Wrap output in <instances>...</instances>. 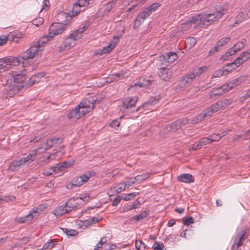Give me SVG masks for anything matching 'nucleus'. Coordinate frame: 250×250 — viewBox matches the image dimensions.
I'll list each match as a JSON object with an SVG mask.
<instances>
[{
    "instance_id": "f257e3e1",
    "label": "nucleus",
    "mask_w": 250,
    "mask_h": 250,
    "mask_svg": "<svg viewBox=\"0 0 250 250\" xmlns=\"http://www.w3.org/2000/svg\"><path fill=\"white\" fill-rule=\"evenodd\" d=\"M25 76L22 74H16L12 77L8 79L3 91L7 94L6 96L12 97L19 92L22 86L21 83L24 81Z\"/></svg>"
},
{
    "instance_id": "f03ea898",
    "label": "nucleus",
    "mask_w": 250,
    "mask_h": 250,
    "mask_svg": "<svg viewBox=\"0 0 250 250\" xmlns=\"http://www.w3.org/2000/svg\"><path fill=\"white\" fill-rule=\"evenodd\" d=\"M226 12V9H221L218 11L214 12L213 13L203 15V21L198 22L196 26L197 28H202L206 25H208L212 22L220 19L222 15L225 14Z\"/></svg>"
},
{
    "instance_id": "7ed1b4c3",
    "label": "nucleus",
    "mask_w": 250,
    "mask_h": 250,
    "mask_svg": "<svg viewBox=\"0 0 250 250\" xmlns=\"http://www.w3.org/2000/svg\"><path fill=\"white\" fill-rule=\"evenodd\" d=\"M250 233V230L248 227H244L243 229L238 231L234 238L233 244L231 246V250H237L242 246Z\"/></svg>"
},
{
    "instance_id": "20e7f679",
    "label": "nucleus",
    "mask_w": 250,
    "mask_h": 250,
    "mask_svg": "<svg viewBox=\"0 0 250 250\" xmlns=\"http://www.w3.org/2000/svg\"><path fill=\"white\" fill-rule=\"evenodd\" d=\"M36 156L34 154H29L26 157L21 158L19 159L13 161L11 162L8 168L11 171H16L19 169L21 167L24 165L29 161H33L35 160Z\"/></svg>"
},
{
    "instance_id": "39448f33",
    "label": "nucleus",
    "mask_w": 250,
    "mask_h": 250,
    "mask_svg": "<svg viewBox=\"0 0 250 250\" xmlns=\"http://www.w3.org/2000/svg\"><path fill=\"white\" fill-rule=\"evenodd\" d=\"M21 62V61L18 58L13 57L8 58H3L0 59V70L4 71L9 68L10 66H17Z\"/></svg>"
},
{
    "instance_id": "423d86ee",
    "label": "nucleus",
    "mask_w": 250,
    "mask_h": 250,
    "mask_svg": "<svg viewBox=\"0 0 250 250\" xmlns=\"http://www.w3.org/2000/svg\"><path fill=\"white\" fill-rule=\"evenodd\" d=\"M40 51V49L35 44V43H34V45H31L29 49L21 54V58L24 60L23 64H24L25 61L33 59L38 56Z\"/></svg>"
},
{
    "instance_id": "0eeeda50",
    "label": "nucleus",
    "mask_w": 250,
    "mask_h": 250,
    "mask_svg": "<svg viewBox=\"0 0 250 250\" xmlns=\"http://www.w3.org/2000/svg\"><path fill=\"white\" fill-rule=\"evenodd\" d=\"M79 39L80 38H77V36L75 35L74 33L71 34L61 45L60 51L61 52L62 50L70 49L75 45L76 40Z\"/></svg>"
},
{
    "instance_id": "6e6552de",
    "label": "nucleus",
    "mask_w": 250,
    "mask_h": 250,
    "mask_svg": "<svg viewBox=\"0 0 250 250\" xmlns=\"http://www.w3.org/2000/svg\"><path fill=\"white\" fill-rule=\"evenodd\" d=\"M66 29V25L60 23H54L49 28V37L52 39L54 36L62 34Z\"/></svg>"
},
{
    "instance_id": "1a4fd4ad",
    "label": "nucleus",
    "mask_w": 250,
    "mask_h": 250,
    "mask_svg": "<svg viewBox=\"0 0 250 250\" xmlns=\"http://www.w3.org/2000/svg\"><path fill=\"white\" fill-rule=\"evenodd\" d=\"M100 101L97 99H94L92 97H90L88 99H84L79 105L78 107H80L81 110H88L89 112L94 107V105L97 103H99Z\"/></svg>"
},
{
    "instance_id": "9d476101",
    "label": "nucleus",
    "mask_w": 250,
    "mask_h": 250,
    "mask_svg": "<svg viewBox=\"0 0 250 250\" xmlns=\"http://www.w3.org/2000/svg\"><path fill=\"white\" fill-rule=\"evenodd\" d=\"M151 14L150 11L146 8H145L143 11L140 13L134 20L133 24L134 28H138L141 23Z\"/></svg>"
},
{
    "instance_id": "9b49d317",
    "label": "nucleus",
    "mask_w": 250,
    "mask_h": 250,
    "mask_svg": "<svg viewBox=\"0 0 250 250\" xmlns=\"http://www.w3.org/2000/svg\"><path fill=\"white\" fill-rule=\"evenodd\" d=\"M230 40V39L229 37H223L221 38L217 42L214 47L209 50L208 52L209 55L211 56L219 51L221 48L229 42Z\"/></svg>"
},
{
    "instance_id": "f8f14e48",
    "label": "nucleus",
    "mask_w": 250,
    "mask_h": 250,
    "mask_svg": "<svg viewBox=\"0 0 250 250\" xmlns=\"http://www.w3.org/2000/svg\"><path fill=\"white\" fill-rule=\"evenodd\" d=\"M88 111V110H81L78 105L76 107L75 109H73L68 113L67 117L69 119H79L84 116Z\"/></svg>"
},
{
    "instance_id": "ddd939ff",
    "label": "nucleus",
    "mask_w": 250,
    "mask_h": 250,
    "mask_svg": "<svg viewBox=\"0 0 250 250\" xmlns=\"http://www.w3.org/2000/svg\"><path fill=\"white\" fill-rule=\"evenodd\" d=\"M250 59V57L246 54L245 52H243L240 56L236 59L231 63L233 67L232 69H236L241 64H243L244 62H246Z\"/></svg>"
},
{
    "instance_id": "4468645a",
    "label": "nucleus",
    "mask_w": 250,
    "mask_h": 250,
    "mask_svg": "<svg viewBox=\"0 0 250 250\" xmlns=\"http://www.w3.org/2000/svg\"><path fill=\"white\" fill-rule=\"evenodd\" d=\"M138 99L137 96L128 97L126 99L125 101L123 102L122 105L128 111H130L133 107H135Z\"/></svg>"
},
{
    "instance_id": "2eb2a0df",
    "label": "nucleus",
    "mask_w": 250,
    "mask_h": 250,
    "mask_svg": "<svg viewBox=\"0 0 250 250\" xmlns=\"http://www.w3.org/2000/svg\"><path fill=\"white\" fill-rule=\"evenodd\" d=\"M177 58L178 56L177 54L174 52H170L167 53L166 55H160L159 57L160 61H165L170 63L173 62Z\"/></svg>"
},
{
    "instance_id": "dca6fc26",
    "label": "nucleus",
    "mask_w": 250,
    "mask_h": 250,
    "mask_svg": "<svg viewBox=\"0 0 250 250\" xmlns=\"http://www.w3.org/2000/svg\"><path fill=\"white\" fill-rule=\"evenodd\" d=\"M84 198L79 197V198H73V199H70L68 200L65 205L68 211V212L71 211L73 210L79 208V205L78 203L76 202V199H81L84 201Z\"/></svg>"
},
{
    "instance_id": "f3484780",
    "label": "nucleus",
    "mask_w": 250,
    "mask_h": 250,
    "mask_svg": "<svg viewBox=\"0 0 250 250\" xmlns=\"http://www.w3.org/2000/svg\"><path fill=\"white\" fill-rule=\"evenodd\" d=\"M62 143V139L61 138H53L47 140L46 142V147L43 148V150H46L52 147H56Z\"/></svg>"
},
{
    "instance_id": "a211bd4d",
    "label": "nucleus",
    "mask_w": 250,
    "mask_h": 250,
    "mask_svg": "<svg viewBox=\"0 0 250 250\" xmlns=\"http://www.w3.org/2000/svg\"><path fill=\"white\" fill-rule=\"evenodd\" d=\"M126 188V187L124 182L120 183L118 184L116 187L111 188L107 192V194L109 196H112L114 194H117L124 191Z\"/></svg>"
},
{
    "instance_id": "6ab92c4d",
    "label": "nucleus",
    "mask_w": 250,
    "mask_h": 250,
    "mask_svg": "<svg viewBox=\"0 0 250 250\" xmlns=\"http://www.w3.org/2000/svg\"><path fill=\"white\" fill-rule=\"evenodd\" d=\"M211 143V141L209 137H204L200 140L197 143H194L192 146V149L197 150L201 148L202 146H206Z\"/></svg>"
},
{
    "instance_id": "aec40b11",
    "label": "nucleus",
    "mask_w": 250,
    "mask_h": 250,
    "mask_svg": "<svg viewBox=\"0 0 250 250\" xmlns=\"http://www.w3.org/2000/svg\"><path fill=\"white\" fill-rule=\"evenodd\" d=\"M195 77L193 74L191 73L185 76L182 80L180 81L179 85L181 87L186 86L191 83Z\"/></svg>"
},
{
    "instance_id": "412c9836",
    "label": "nucleus",
    "mask_w": 250,
    "mask_h": 250,
    "mask_svg": "<svg viewBox=\"0 0 250 250\" xmlns=\"http://www.w3.org/2000/svg\"><path fill=\"white\" fill-rule=\"evenodd\" d=\"M119 40V37L118 36L113 37V41H112L111 42L109 43L108 45L103 48L102 51V54L109 53L111 50H112L116 46V43L118 42Z\"/></svg>"
},
{
    "instance_id": "4be33fe9",
    "label": "nucleus",
    "mask_w": 250,
    "mask_h": 250,
    "mask_svg": "<svg viewBox=\"0 0 250 250\" xmlns=\"http://www.w3.org/2000/svg\"><path fill=\"white\" fill-rule=\"evenodd\" d=\"M23 37V34L18 31L11 32L8 36L9 41H14L16 42H19V40Z\"/></svg>"
},
{
    "instance_id": "5701e85b",
    "label": "nucleus",
    "mask_w": 250,
    "mask_h": 250,
    "mask_svg": "<svg viewBox=\"0 0 250 250\" xmlns=\"http://www.w3.org/2000/svg\"><path fill=\"white\" fill-rule=\"evenodd\" d=\"M177 179L180 182L185 183H192L194 182V178L190 174H183L179 175Z\"/></svg>"
},
{
    "instance_id": "b1692460",
    "label": "nucleus",
    "mask_w": 250,
    "mask_h": 250,
    "mask_svg": "<svg viewBox=\"0 0 250 250\" xmlns=\"http://www.w3.org/2000/svg\"><path fill=\"white\" fill-rule=\"evenodd\" d=\"M160 99V98L159 97H152L147 102H146L142 106L137 108L135 111H138L141 110L142 107L146 108L147 107L148 105H155L159 101Z\"/></svg>"
},
{
    "instance_id": "393cba45",
    "label": "nucleus",
    "mask_w": 250,
    "mask_h": 250,
    "mask_svg": "<svg viewBox=\"0 0 250 250\" xmlns=\"http://www.w3.org/2000/svg\"><path fill=\"white\" fill-rule=\"evenodd\" d=\"M44 76V73H37L33 75L28 81V85L32 86L40 82L41 79Z\"/></svg>"
},
{
    "instance_id": "a878e982",
    "label": "nucleus",
    "mask_w": 250,
    "mask_h": 250,
    "mask_svg": "<svg viewBox=\"0 0 250 250\" xmlns=\"http://www.w3.org/2000/svg\"><path fill=\"white\" fill-rule=\"evenodd\" d=\"M68 212H69L65 204L57 207L55 209L53 210V213L57 216H62Z\"/></svg>"
},
{
    "instance_id": "bb28decb",
    "label": "nucleus",
    "mask_w": 250,
    "mask_h": 250,
    "mask_svg": "<svg viewBox=\"0 0 250 250\" xmlns=\"http://www.w3.org/2000/svg\"><path fill=\"white\" fill-rule=\"evenodd\" d=\"M117 3V0H112L104 5V9L103 11V15H107Z\"/></svg>"
},
{
    "instance_id": "cd10ccee",
    "label": "nucleus",
    "mask_w": 250,
    "mask_h": 250,
    "mask_svg": "<svg viewBox=\"0 0 250 250\" xmlns=\"http://www.w3.org/2000/svg\"><path fill=\"white\" fill-rule=\"evenodd\" d=\"M74 162V161H64L63 162L57 164L56 166L60 172L62 171L64 168L69 167L72 166Z\"/></svg>"
},
{
    "instance_id": "c85d7f7f",
    "label": "nucleus",
    "mask_w": 250,
    "mask_h": 250,
    "mask_svg": "<svg viewBox=\"0 0 250 250\" xmlns=\"http://www.w3.org/2000/svg\"><path fill=\"white\" fill-rule=\"evenodd\" d=\"M187 21L192 25V24H195L197 22L203 21V15L198 14L197 15L193 16L189 18Z\"/></svg>"
},
{
    "instance_id": "c756f323",
    "label": "nucleus",
    "mask_w": 250,
    "mask_h": 250,
    "mask_svg": "<svg viewBox=\"0 0 250 250\" xmlns=\"http://www.w3.org/2000/svg\"><path fill=\"white\" fill-rule=\"evenodd\" d=\"M34 217V216L31 213H29L23 217H17L15 218V221L18 223H23L27 221L32 220Z\"/></svg>"
},
{
    "instance_id": "7c9ffc66",
    "label": "nucleus",
    "mask_w": 250,
    "mask_h": 250,
    "mask_svg": "<svg viewBox=\"0 0 250 250\" xmlns=\"http://www.w3.org/2000/svg\"><path fill=\"white\" fill-rule=\"evenodd\" d=\"M221 109L222 108L221 105H220L219 102L218 101L207 110H208V113H209L211 116L213 113L216 112Z\"/></svg>"
},
{
    "instance_id": "2f4dec72",
    "label": "nucleus",
    "mask_w": 250,
    "mask_h": 250,
    "mask_svg": "<svg viewBox=\"0 0 250 250\" xmlns=\"http://www.w3.org/2000/svg\"><path fill=\"white\" fill-rule=\"evenodd\" d=\"M224 94V91L221 87L213 88L210 91V97L212 98L214 96H220Z\"/></svg>"
},
{
    "instance_id": "473e14b6",
    "label": "nucleus",
    "mask_w": 250,
    "mask_h": 250,
    "mask_svg": "<svg viewBox=\"0 0 250 250\" xmlns=\"http://www.w3.org/2000/svg\"><path fill=\"white\" fill-rule=\"evenodd\" d=\"M168 72L167 68L165 67L160 68V70L159 71V75L161 77V78L165 81H167L170 78V75L168 76Z\"/></svg>"
},
{
    "instance_id": "72a5a7b5",
    "label": "nucleus",
    "mask_w": 250,
    "mask_h": 250,
    "mask_svg": "<svg viewBox=\"0 0 250 250\" xmlns=\"http://www.w3.org/2000/svg\"><path fill=\"white\" fill-rule=\"evenodd\" d=\"M89 26V23L88 22L86 23L82 28H79L74 33L77 36V38L81 39L82 38L83 33Z\"/></svg>"
},
{
    "instance_id": "f704fd0d",
    "label": "nucleus",
    "mask_w": 250,
    "mask_h": 250,
    "mask_svg": "<svg viewBox=\"0 0 250 250\" xmlns=\"http://www.w3.org/2000/svg\"><path fill=\"white\" fill-rule=\"evenodd\" d=\"M95 172L93 171H87L82 175L80 176V177L82 180V182L84 184L87 182L90 177L94 176Z\"/></svg>"
},
{
    "instance_id": "c9c22d12",
    "label": "nucleus",
    "mask_w": 250,
    "mask_h": 250,
    "mask_svg": "<svg viewBox=\"0 0 250 250\" xmlns=\"http://www.w3.org/2000/svg\"><path fill=\"white\" fill-rule=\"evenodd\" d=\"M84 9H82V8L78 5V4L75 2L73 5V7L72 9V16H77L81 11H83Z\"/></svg>"
},
{
    "instance_id": "e433bc0d",
    "label": "nucleus",
    "mask_w": 250,
    "mask_h": 250,
    "mask_svg": "<svg viewBox=\"0 0 250 250\" xmlns=\"http://www.w3.org/2000/svg\"><path fill=\"white\" fill-rule=\"evenodd\" d=\"M57 168L58 167L56 165L55 166L50 167L48 169H45L43 171V174L45 175H51L53 173H58L59 172V170Z\"/></svg>"
},
{
    "instance_id": "4c0bfd02",
    "label": "nucleus",
    "mask_w": 250,
    "mask_h": 250,
    "mask_svg": "<svg viewBox=\"0 0 250 250\" xmlns=\"http://www.w3.org/2000/svg\"><path fill=\"white\" fill-rule=\"evenodd\" d=\"M196 40L193 37H189L186 39L185 43L186 47L189 48H192L196 43Z\"/></svg>"
},
{
    "instance_id": "58836bf2",
    "label": "nucleus",
    "mask_w": 250,
    "mask_h": 250,
    "mask_svg": "<svg viewBox=\"0 0 250 250\" xmlns=\"http://www.w3.org/2000/svg\"><path fill=\"white\" fill-rule=\"evenodd\" d=\"M207 67L206 66H202L198 67L196 69H195L193 70L192 74L194 75L196 78V76H199L201 75L204 72L206 71L207 70Z\"/></svg>"
},
{
    "instance_id": "ea45409f",
    "label": "nucleus",
    "mask_w": 250,
    "mask_h": 250,
    "mask_svg": "<svg viewBox=\"0 0 250 250\" xmlns=\"http://www.w3.org/2000/svg\"><path fill=\"white\" fill-rule=\"evenodd\" d=\"M56 244L57 243L53 240H50L44 244L42 250H51Z\"/></svg>"
},
{
    "instance_id": "a19ab883",
    "label": "nucleus",
    "mask_w": 250,
    "mask_h": 250,
    "mask_svg": "<svg viewBox=\"0 0 250 250\" xmlns=\"http://www.w3.org/2000/svg\"><path fill=\"white\" fill-rule=\"evenodd\" d=\"M50 37L48 36V37H47V36H44V37H43L41 39H40L38 41V42H37L36 43H35V44L38 46V47L40 49V47L41 46H42L45 43H46L47 42H48L50 40Z\"/></svg>"
},
{
    "instance_id": "79ce46f5",
    "label": "nucleus",
    "mask_w": 250,
    "mask_h": 250,
    "mask_svg": "<svg viewBox=\"0 0 250 250\" xmlns=\"http://www.w3.org/2000/svg\"><path fill=\"white\" fill-rule=\"evenodd\" d=\"M148 214V211L145 210L143 212L141 213L138 215L134 216L133 218L130 219V220H135L137 221H140L145 218Z\"/></svg>"
},
{
    "instance_id": "37998d69",
    "label": "nucleus",
    "mask_w": 250,
    "mask_h": 250,
    "mask_svg": "<svg viewBox=\"0 0 250 250\" xmlns=\"http://www.w3.org/2000/svg\"><path fill=\"white\" fill-rule=\"evenodd\" d=\"M189 120L187 119H183L182 120H179L174 122V125H178V127H175L176 130H178L180 128L182 125H184L188 123Z\"/></svg>"
},
{
    "instance_id": "c03bdc74",
    "label": "nucleus",
    "mask_w": 250,
    "mask_h": 250,
    "mask_svg": "<svg viewBox=\"0 0 250 250\" xmlns=\"http://www.w3.org/2000/svg\"><path fill=\"white\" fill-rule=\"evenodd\" d=\"M219 102L220 103V105H221V108L224 109L228 107L232 103V100L231 99H225Z\"/></svg>"
},
{
    "instance_id": "a18cd8bd",
    "label": "nucleus",
    "mask_w": 250,
    "mask_h": 250,
    "mask_svg": "<svg viewBox=\"0 0 250 250\" xmlns=\"http://www.w3.org/2000/svg\"><path fill=\"white\" fill-rule=\"evenodd\" d=\"M149 173H143L142 175H138L135 177L136 181H138L140 183L142 182L144 180H146L149 177Z\"/></svg>"
},
{
    "instance_id": "49530a36",
    "label": "nucleus",
    "mask_w": 250,
    "mask_h": 250,
    "mask_svg": "<svg viewBox=\"0 0 250 250\" xmlns=\"http://www.w3.org/2000/svg\"><path fill=\"white\" fill-rule=\"evenodd\" d=\"M208 116H210V115L206 110L197 116L196 122H201L204 118Z\"/></svg>"
},
{
    "instance_id": "de8ad7c7",
    "label": "nucleus",
    "mask_w": 250,
    "mask_h": 250,
    "mask_svg": "<svg viewBox=\"0 0 250 250\" xmlns=\"http://www.w3.org/2000/svg\"><path fill=\"white\" fill-rule=\"evenodd\" d=\"M83 184L82 180L79 177H75L72 181V185L75 187H79Z\"/></svg>"
},
{
    "instance_id": "09e8293b",
    "label": "nucleus",
    "mask_w": 250,
    "mask_h": 250,
    "mask_svg": "<svg viewBox=\"0 0 250 250\" xmlns=\"http://www.w3.org/2000/svg\"><path fill=\"white\" fill-rule=\"evenodd\" d=\"M246 42V41L245 40H243L241 42H237L233 46L234 47V48L236 50V51H239L245 46Z\"/></svg>"
},
{
    "instance_id": "8fccbe9b",
    "label": "nucleus",
    "mask_w": 250,
    "mask_h": 250,
    "mask_svg": "<svg viewBox=\"0 0 250 250\" xmlns=\"http://www.w3.org/2000/svg\"><path fill=\"white\" fill-rule=\"evenodd\" d=\"M246 17L247 15L244 13L240 12L236 17L235 23L238 24L242 22Z\"/></svg>"
},
{
    "instance_id": "3c124183",
    "label": "nucleus",
    "mask_w": 250,
    "mask_h": 250,
    "mask_svg": "<svg viewBox=\"0 0 250 250\" xmlns=\"http://www.w3.org/2000/svg\"><path fill=\"white\" fill-rule=\"evenodd\" d=\"M135 247L138 250H145L146 249V245L142 240L136 241Z\"/></svg>"
},
{
    "instance_id": "603ef678",
    "label": "nucleus",
    "mask_w": 250,
    "mask_h": 250,
    "mask_svg": "<svg viewBox=\"0 0 250 250\" xmlns=\"http://www.w3.org/2000/svg\"><path fill=\"white\" fill-rule=\"evenodd\" d=\"M62 230L68 236H75L78 234V232L74 229H68L67 228H62Z\"/></svg>"
},
{
    "instance_id": "864d4df0",
    "label": "nucleus",
    "mask_w": 250,
    "mask_h": 250,
    "mask_svg": "<svg viewBox=\"0 0 250 250\" xmlns=\"http://www.w3.org/2000/svg\"><path fill=\"white\" fill-rule=\"evenodd\" d=\"M152 249L154 250H166L164 244L158 242H156L154 244Z\"/></svg>"
},
{
    "instance_id": "5fc2aeb1",
    "label": "nucleus",
    "mask_w": 250,
    "mask_h": 250,
    "mask_svg": "<svg viewBox=\"0 0 250 250\" xmlns=\"http://www.w3.org/2000/svg\"><path fill=\"white\" fill-rule=\"evenodd\" d=\"M139 194V192H132L123 196V199L125 201H129Z\"/></svg>"
},
{
    "instance_id": "6e6d98bb",
    "label": "nucleus",
    "mask_w": 250,
    "mask_h": 250,
    "mask_svg": "<svg viewBox=\"0 0 250 250\" xmlns=\"http://www.w3.org/2000/svg\"><path fill=\"white\" fill-rule=\"evenodd\" d=\"M136 182L135 178L129 177L126 178L124 182L126 187L131 186L133 184Z\"/></svg>"
},
{
    "instance_id": "4d7b16f0",
    "label": "nucleus",
    "mask_w": 250,
    "mask_h": 250,
    "mask_svg": "<svg viewBox=\"0 0 250 250\" xmlns=\"http://www.w3.org/2000/svg\"><path fill=\"white\" fill-rule=\"evenodd\" d=\"M246 79V76H240L238 78L234 80L233 84L235 86L239 85L240 84L245 81Z\"/></svg>"
},
{
    "instance_id": "13d9d810",
    "label": "nucleus",
    "mask_w": 250,
    "mask_h": 250,
    "mask_svg": "<svg viewBox=\"0 0 250 250\" xmlns=\"http://www.w3.org/2000/svg\"><path fill=\"white\" fill-rule=\"evenodd\" d=\"M160 6V4L158 3H154L150 4L146 8L150 11L151 14L153 12L155 11Z\"/></svg>"
},
{
    "instance_id": "bf43d9fd",
    "label": "nucleus",
    "mask_w": 250,
    "mask_h": 250,
    "mask_svg": "<svg viewBox=\"0 0 250 250\" xmlns=\"http://www.w3.org/2000/svg\"><path fill=\"white\" fill-rule=\"evenodd\" d=\"M209 138L211 143H212L213 142H216L220 140L221 139V136H220V133H217L211 135Z\"/></svg>"
},
{
    "instance_id": "052dcab7",
    "label": "nucleus",
    "mask_w": 250,
    "mask_h": 250,
    "mask_svg": "<svg viewBox=\"0 0 250 250\" xmlns=\"http://www.w3.org/2000/svg\"><path fill=\"white\" fill-rule=\"evenodd\" d=\"M43 21L44 19L42 18L39 17L34 20L32 21V23L36 26L39 27L43 23Z\"/></svg>"
},
{
    "instance_id": "680f3d73",
    "label": "nucleus",
    "mask_w": 250,
    "mask_h": 250,
    "mask_svg": "<svg viewBox=\"0 0 250 250\" xmlns=\"http://www.w3.org/2000/svg\"><path fill=\"white\" fill-rule=\"evenodd\" d=\"M194 222V219L192 217L183 219V223L185 225L188 226L191 224H193Z\"/></svg>"
},
{
    "instance_id": "e2e57ef3",
    "label": "nucleus",
    "mask_w": 250,
    "mask_h": 250,
    "mask_svg": "<svg viewBox=\"0 0 250 250\" xmlns=\"http://www.w3.org/2000/svg\"><path fill=\"white\" fill-rule=\"evenodd\" d=\"M78 5H79L82 8H83L86 5H87L89 3V1L87 0H79L76 1Z\"/></svg>"
},
{
    "instance_id": "0e129e2a",
    "label": "nucleus",
    "mask_w": 250,
    "mask_h": 250,
    "mask_svg": "<svg viewBox=\"0 0 250 250\" xmlns=\"http://www.w3.org/2000/svg\"><path fill=\"white\" fill-rule=\"evenodd\" d=\"M43 208H44L42 206H40L39 207H35L33 208L32 211L30 213H31L34 216L33 214L40 213L43 210Z\"/></svg>"
},
{
    "instance_id": "69168bd1",
    "label": "nucleus",
    "mask_w": 250,
    "mask_h": 250,
    "mask_svg": "<svg viewBox=\"0 0 250 250\" xmlns=\"http://www.w3.org/2000/svg\"><path fill=\"white\" fill-rule=\"evenodd\" d=\"M223 74H226V72L224 71V70H222L221 69H219V70H218L217 71H216L213 74V75H212V77H214V78L219 77L222 76Z\"/></svg>"
},
{
    "instance_id": "338daca9",
    "label": "nucleus",
    "mask_w": 250,
    "mask_h": 250,
    "mask_svg": "<svg viewBox=\"0 0 250 250\" xmlns=\"http://www.w3.org/2000/svg\"><path fill=\"white\" fill-rule=\"evenodd\" d=\"M191 27V25L187 21L182 25V29L183 31H186L190 29Z\"/></svg>"
},
{
    "instance_id": "774afa93",
    "label": "nucleus",
    "mask_w": 250,
    "mask_h": 250,
    "mask_svg": "<svg viewBox=\"0 0 250 250\" xmlns=\"http://www.w3.org/2000/svg\"><path fill=\"white\" fill-rule=\"evenodd\" d=\"M231 63H228L226 65V67H224V71L226 72V74L231 72L234 69H232L233 67L230 64Z\"/></svg>"
}]
</instances>
